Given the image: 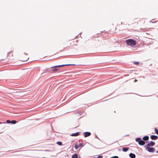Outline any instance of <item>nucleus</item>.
I'll return each instance as SVG.
<instances>
[{"label": "nucleus", "mask_w": 158, "mask_h": 158, "mask_svg": "<svg viewBox=\"0 0 158 158\" xmlns=\"http://www.w3.org/2000/svg\"><path fill=\"white\" fill-rule=\"evenodd\" d=\"M135 141L136 142H138L139 144L140 145H143L145 144V142L142 140L141 138H137L135 139Z\"/></svg>", "instance_id": "2"}, {"label": "nucleus", "mask_w": 158, "mask_h": 158, "mask_svg": "<svg viewBox=\"0 0 158 158\" xmlns=\"http://www.w3.org/2000/svg\"><path fill=\"white\" fill-rule=\"evenodd\" d=\"M148 148V151L149 152H154L155 151V149L152 148Z\"/></svg>", "instance_id": "5"}, {"label": "nucleus", "mask_w": 158, "mask_h": 158, "mask_svg": "<svg viewBox=\"0 0 158 158\" xmlns=\"http://www.w3.org/2000/svg\"><path fill=\"white\" fill-rule=\"evenodd\" d=\"M16 123V121L15 120H12L11 121V123L13 124H15Z\"/></svg>", "instance_id": "14"}, {"label": "nucleus", "mask_w": 158, "mask_h": 158, "mask_svg": "<svg viewBox=\"0 0 158 158\" xmlns=\"http://www.w3.org/2000/svg\"><path fill=\"white\" fill-rule=\"evenodd\" d=\"M6 122L8 123H11V121H10L9 120H7Z\"/></svg>", "instance_id": "19"}, {"label": "nucleus", "mask_w": 158, "mask_h": 158, "mask_svg": "<svg viewBox=\"0 0 158 158\" xmlns=\"http://www.w3.org/2000/svg\"><path fill=\"white\" fill-rule=\"evenodd\" d=\"M155 131L156 133L158 135V130L157 128L155 129Z\"/></svg>", "instance_id": "15"}, {"label": "nucleus", "mask_w": 158, "mask_h": 158, "mask_svg": "<svg viewBox=\"0 0 158 158\" xmlns=\"http://www.w3.org/2000/svg\"><path fill=\"white\" fill-rule=\"evenodd\" d=\"M111 158H118V156H115L112 157H111Z\"/></svg>", "instance_id": "20"}, {"label": "nucleus", "mask_w": 158, "mask_h": 158, "mask_svg": "<svg viewBox=\"0 0 158 158\" xmlns=\"http://www.w3.org/2000/svg\"><path fill=\"white\" fill-rule=\"evenodd\" d=\"M126 42L128 46H133L136 45L135 41L131 39L127 40H126Z\"/></svg>", "instance_id": "1"}, {"label": "nucleus", "mask_w": 158, "mask_h": 158, "mask_svg": "<svg viewBox=\"0 0 158 158\" xmlns=\"http://www.w3.org/2000/svg\"><path fill=\"white\" fill-rule=\"evenodd\" d=\"M136 81H137V80H136V79H135V81H134V82H136Z\"/></svg>", "instance_id": "23"}, {"label": "nucleus", "mask_w": 158, "mask_h": 158, "mask_svg": "<svg viewBox=\"0 0 158 158\" xmlns=\"http://www.w3.org/2000/svg\"><path fill=\"white\" fill-rule=\"evenodd\" d=\"M79 135V132H78L76 133L73 134L71 135L73 136H76L78 135Z\"/></svg>", "instance_id": "10"}, {"label": "nucleus", "mask_w": 158, "mask_h": 158, "mask_svg": "<svg viewBox=\"0 0 158 158\" xmlns=\"http://www.w3.org/2000/svg\"><path fill=\"white\" fill-rule=\"evenodd\" d=\"M72 158H78V156L76 154H73L72 156Z\"/></svg>", "instance_id": "12"}, {"label": "nucleus", "mask_w": 158, "mask_h": 158, "mask_svg": "<svg viewBox=\"0 0 158 158\" xmlns=\"http://www.w3.org/2000/svg\"><path fill=\"white\" fill-rule=\"evenodd\" d=\"M57 70H58V69H57L55 68V69H53L52 71L53 72H55L57 71Z\"/></svg>", "instance_id": "18"}, {"label": "nucleus", "mask_w": 158, "mask_h": 158, "mask_svg": "<svg viewBox=\"0 0 158 158\" xmlns=\"http://www.w3.org/2000/svg\"><path fill=\"white\" fill-rule=\"evenodd\" d=\"M151 138L152 140H155L158 137L157 136L155 135H152L151 136Z\"/></svg>", "instance_id": "7"}, {"label": "nucleus", "mask_w": 158, "mask_h": 158, "mask_svg": "<svg viewBox=\"0 0 158 158\" xmlns=\"http://www.w3.org/2000/svg\"><path fill=\"white\" fill-rule=\"evenodd\" d=\"M75 148L76 150H77L78 148L79 147L78 145L76 144L75 145Z\"/></svg>", "instance_id": "16"}, {"label": "nucleus", "mask_w": 158, "mask_h": 158, "mask_svg": "<svg viewBox=\"0 0 158 158\" xmlns=\"http://www.w3.org/2000/svg\"><path fill=\"white\" fill-rule=\"evenodd\" d=\"M85 135L84 137H87L88 136H89L91 135V133L89 132H86L84 133Z\"/></svg>", "instance_id": "6"}, {"label": "nucleus", "mask_w": 158, "mask_h": 158, "mask_svg": "<svg viewBox=\"0 0 158 158\" xmlns=\"http://www.w3.org/2000/svg\"><path fill=\"white\" fill-rule=\"evenodd\" d=\"M134 64L136 65H138L139 64V63L138 62H134Z\"/></svg>", "instance_id": "21"}, {"label": "nucleus", "mask_w": 158, "mask_h": 158, "mask_svg": "<svg viewBox=\"0 0 158 158\" xmlns=\"http://www.w3.org/2000/svg\"><path fill=\"white\" fill-rule=\"evenodd\" d=\"M156 152L158 153V150L156 151Z\"/></svg>", "instance_id": "24"}, {"label": "nucleus", "mask_w": 158, "mask_h": 158, "mask_svg": "<svg viewBox=\"0 0 158 158\" xmlns=\"http://www.w3.org/2000/svg\"><path fill=\"white\" fill-rule=\"evenodd\" d=\"M78 146L79 147H82L83 146V145L82 143H80L79 144Z\"/></svg>", "instance_id": "17"}, {"label": "nucleus", "mask_w": 158, "mask_h": 158, "mask_svg": "<svg viewBox=\"0 0 158 158\" xmlns=\"http://www.w3.org/2000/svg\"><path fill=\"white\" fill-rule=\"evenodd\" d=\"M97 158H102V156H98Z\"/></svg>", "instance_id": "22"}, {"label": "nucleus", "mask_w": 158, "mask_h": 158, "mask_svg": "<svg viewBox=\"0 0 158 158\" xmlns=\"http://www.w3.org/2000/svg\"><path fill=\"white\" fill-rule=\"evenodd\" d=\"M149 139V137L148 136H145L143 137V139L145 141L148 140Z\"/></svg>", "instance_id": "9"}, {"label": "nucleus", "mask_w": 158, "mask_h": 158, "mask_svg": "<svg viewBox=\"0 0 158 158\" xmlns=\"http://www.w3.org/2000/svg\"><path fill=\"white\" fill-rule=\"evenodd\" d=\"M129 156L131 158H135V154L132 153H130L129 154Z\"/></svg>", "instance_id": "8"}, {"label": "nucleus", "mask_w": 158, "mask_h": 158, "mask_svg": "<svg viewBox=\"0 0 158 158\" xmlns=\"http://www.w3.org/2000/svg\"><path fill=\"white\" fill-rule=\"evenodd\" d=\"M155 145V143L153 141H151L149 142L148 144L145 146V147L148 148L150 146H153Z\"/></svg>", "instance_id": "3"}, {"label": "nucleus", "mask_w": 158, "mask_h": 158, "mask_svg": "<svg viewBox=\"0 0 158 158\" xmlns=\"http://www.w3.org/2000/svg\"><path fill=\"white\" fill-rule=\"evenodd\" d=\"M56 143L59 145H62V143L61 142H60V141H58L57 142V143Z\"/></svg>", "instance_id": "13"}, {"label": "nucleus", "mask_w": 158, "mask_h": 158, "mask_svg": "<svg viewBox=\"0 0 158 158\" xmlns=\"http://www.w3.org/2000/svg\"><path fill=\"white\" fill-rule=\"evenodd\" d=\"M129 150V148H123L122 149L123 151L124 152H127Z\"/></svg>", "instance_id": "11"}, {"label": "nucleus", "mask_w": 158, "mask_h": 158, "mask_svg": "<svg viewBox=\"0 0 158 158\" xmlns=\"http://www.w3.org/2000/svg\"><path fill=\"white\" fill-rule=\"evenodd\" d=\"M2 123H0V124Z\"/></svg>", "instance_id": "25"}, {"label": "nucleus", "mask_w": 158, "mask_h": 158, "mask_svg": "<svg viewBox=\"0 0 158 158\" xmlns=\"http://www.w3.org/2000/svg\"><path fill=\"white\" fill-rule=\"evenodd\" d=\"M72 65V64H62V65H56V66H54L51 67L50 68V69H52V68H56V67H62V66H68V65Z\"/></svg>", "instance_id": "4"}]
</instances>
